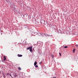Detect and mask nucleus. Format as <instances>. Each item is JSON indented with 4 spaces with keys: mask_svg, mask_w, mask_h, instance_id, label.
I'll use <instances>...</instances> for the list:
<instances>
[{
    "mask_svg": "<svg viewBox=\"0 0 78 78\" xmlns=\"http://www.w3.org/2000/svg\"><path fill=\"white\" fill-rule=\"evenodd\" d=\"M6 56H4V59H3V61H5L6 60Z\"/></svg>",
    "mask_w": 78,
    "mask_h": 78,
    "instance_id": "nucleus-1",
    "label": "nucleus"
},
{
    "mask_svg": "<svg viewBox=\"0 0 78 78\" xmlns=\"http://www.w3.org/2000/svg\"><path fill=\"white\" fill-rule=\"evenodd\" d=\"M30 51H33V49H32V47L31 46L30 48Z\"/></svg>",
    "mask_w": 78,
    "mask_h": 78,
    "instance_id": "nucleus-2",
    "label": "nucleus"
},
{
    "mask_svg": "<svg viewBox=\"0 0 78 78\" xmlns=\"http://www.w3.org/2000/svg\"><path fill=\"white\" fill-rule=\"evenodd\" d=\"M18 56V57H22V55H19V54H18L17 55Z\"/></svg>",
    "mask_w": 78,
    "mask_h": 78,
    "instance_id": "nucleus-3",
    "label": "nucleus"
},
{
    "mask_svg": "<svg viewBox=\"0 0 78 78\" xmlns=\"http://www.w3.org/2000/svg\"><path fill=\"white\" fill-rule=\"evenodd\" d=\"M36 64H37V62L35 61V62L34 63V66H36Z\"/></svg>",
    "mask_w": 78,
    "mask_h": 78,
    "instance_id": "nucleus-4",
    "label": "nucleus"
},
{
    "mask_svg": "<svg viewBox=\"0 0 78 78\" xmlns=\"http://www.w3.org/2000/svg\"><path fill=\"white\" fill-rule=\"evenodd\" d=\"M73 53H75V48H74V49L73 50Z\"/></svg>",
    "mask_w": 78,
    "mask_h": 78,
    "instance_id": "nucleus-5",
    "label": "nucleus"
},
{
    "mask_svg": "<svg viewBox=\"0 0 78 78\" xmlns=\"http://www.w3.org/2000/svg\"><path fill=\"white\" fill-rule=\"evenodd\" d=\"M31 48V47H28L27 48V50H30V48Z\"/></svg>",
    "mask_w": 78,
    "mask_h": 78,
    "instance_id": "nucleus-6",
    "label": "nucleus"
},
{
    "mask_svg": "<svg viewBox=\"0 0 78 78\" xmlns=\"http://www.w3.org/2000/svg\"><path fill=\"white\" fill-rule=\"evenodd\" d=\"M18 69L20 70H21V68L20 67H19L18 68Z\"/></svg>",
    "mask_w": 78,
    "mask_h": 78,
    "instance_id": "nucleus-7",
    "label": "nucleus"
},
{
    "mask_svg": "<svg viewBox=\"0 0 78 78\" xmlns=\"http://www.w3.org/2000/svg\"><path fill=\"white\" fill-rule=\"evenodd\" d=\"M67 47H68L66 46H65L64 47V48H67Z\"/></svg>",
    "mask_w": 78,
    "mask_h": 78,
    "instance_id": "nucleus-8",
    "label": "nucleus"
},
{
    "mask_svg": "<svg viewBox=\"0 0 78 78\" xmlns=\"http://www.w3.org/2000/svg\"><path fill=\"white\" fill-rule=\"evenodd\" d=\"M35 67H36V68H37V67H38V66L37 65H35Z\"/></svg>",
    "mask_w": 78,
    "mask_h": 78,
    "instance_id": "nucleus-9",
    "label": "nucleus"
},
{
    "mask_svg": "<svg viewBox=\"0 0 78 78\" xmlns=\"http://www.w3.org/2000/svg\"><path fill=\"white\" fill-rule=\"evenodd\" d=\"M17 75L16 74L15 75V77H17Z\"/></svg>",
    "mask_w": 78,
    "mask_h": 78,
    "instance_id": "nucleus-10",
    "label": "nucleus"
},
{
    "mask_svg": "<svg viewBox=\"0 0 78 78\" xmlns=\"http://www.w3.org/2000/svg\"><path fill=\"white\" fill-rule=\"evenodd\" d=\"M75 46H76V47H78V44H76Z\"/></svg>",
    "mask_w": 78,
    "mask_h": 78,
    "instance_id": "nucleus-11",
    "label": "nucleus"
},
{
    "mask_svg": "<svg viewBox=\"0 0 78 78\" xmlns=\"http://www.w3.org/2000/svg\"><path fill=\"white\" fill-rule=\"evenodd\" d=\"M35 23H37V24H38V22H36Z\"/></svg>",
    "mask_w": 78,
    "mask_h": 78,
    "instance_id": "nucleus-12",
    "label": "nucleus"
},
{
    "mask_svg": "<svg viewBox=\"0 0 78 78\" xmlns=\"http://www.w3.org/2000/svg\"><path fill=\"white\" fill-rule=\"evenodd\" d=\"M41 36H44V35H45V34H41Z\"/></svg>",
    "mask_w": 78,
    "mask_h": 78,
    "instance_id": "nucleus-13",
    "label": "nucleus"
},
{
    "mask_svg": "<svg viewBox=\"0 0 78 78\" xmlns=\"http://www.w3.org/2000/svg\"><path fill=\"white\" fill-rule=\"evenodd\" d=\"M6 1L7 2H8L9 0H6Z\"/></svg>",
    "mask_w": 78,
    "mask_h": 78,
    "instance_id": "nucleus-14",
    "label": "nucleus"
},
{
    "mask_svg": "<svg viewBox=\"0 0 78 78\" xmlns=\"http://www.w3.org/2000/svg\"><path fill=\"white\" fill-rule=\"evenodd\" d=\"M9 75V73H7L6 74V75Z\"/></svg>",
    "mask_w": 78,
    "mask_h": 78,
    "instance_id": "nucleus-15",
    "label": "nucleus"
},
{
    "mask_svg": "<svg viewBox=\"0 0 78 78\" xmlns=\"http://www.w3.org/2000/svg\"><path fill=\"white\" fill-rule=\"evenodd\" d=\"M59 54L60 55V56H61V54L60 53H59Z\"/></svg>",
    "mask_w": 78,
    "mask_h": 78,
    "instance_id": "nucleus-16",
    "label": "nucleus"
},
{
    "mask_svg": "<svg viewBox=\"0 0 78 78\" xmlns=\"http://www.w3.org/2000/svg\"><path fill=\"white\" fill-rule=\"evenodd\" d=\"M10 76H12L11 75V74H10Z\"/></svg>",
    "mask_w": 78,
    "mask_h": 78,
    "instance_id": "nucleus-17",
    "label": "nucleus"
},
{
    "mask_svg": "<svg viewBox=\"0 0 78 78\" xmlns=\"http://www.w3.org/2000/svg\"><path fill=\"white\" fill-rule=\"evenodd\" d=\"M41 63H42V62H41L39 63V64H41Z\"/></svg>",
    "mask_w": 78,
    "mask_h": 78,
    "instance_id": "nucleus-18",
    "label": "nucleus"
},
{
    "mask_svg": "<svg viewBox=\"0 0 78 78\" xmlns=\"http://www.w3.org/2000/svg\"><path fill=\"white\" fill-rule=\"evenodd\" d=\"M0 73H1V71H0Z\"/></svg>",
    "mask_w": 78,
    "mask_h": 78,
    "instance_id": "nucleus-19",
    "label": "nucleus"
},
{
    "mask_svg": "<svg viewBox=\"0 0 78 78\" xmlns=\"http://www.w3.org/2000/svg\"><path fill=\"white\" fill-rule=\"evenodd\" d=\"M47 36H48V34H47Z\"/></svg>",
    "mask_w": 78,
    "mask_h": 78,
    "instance_id": "nucleus-20",
    "label": "nucleus"
},
{
    "mask_svg": "<svg viewBox=\"0 0 78 78\" xmlns=\"http://www.w3.org/2000/svg\"><path fill=\"white\" fill-rule=\"evenodd\" d=\"M49 36H50V35H49Z\"/></svg>",
    "mask_w": 78,
    "mask_h": 78,
    "instance_id": "nucleus-21",
    "label": "nucleus"
},
{
    "mask_svg": "<svg viewBox=\"0 0 78 78\" xmlns=\"http://www.w3.org/2000/svg\"><path fill=\"white\" fill-rule=\"evenodd\" d=\"M55 78H56V77H55Z\"/></svg>",
    "mask_w": 78,
    "mask_h": 78,
    "instance_id": "nucleus-22",
    "label": "nucleus"
}]
</instances>
